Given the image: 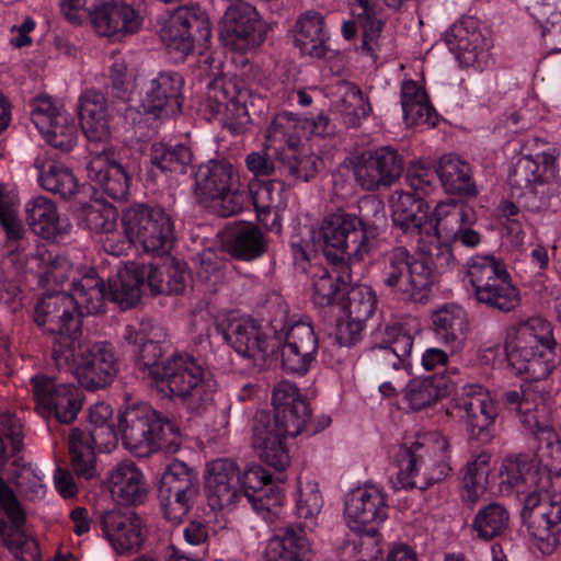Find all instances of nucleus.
<instances>
[{
    "mask_svg": "<svg viewBox=\"0 0 561 561\" xmlns=\"http://www.w3.org/2000/svg\"><path fill=\"white\" fill-rule=\"evenodd\" d=\"M149 160L152 168L161 172L183 174L193 161V152L184 144L154 142L150 148ZM150 172L153 173V169Z\"/></svg>",
    "mask_w": 561,
    "mask_h": 561,
    "instance_id": "de8ad7c7",
    "label": "nucleus"
},
{
    "mask_svg": "<svg viewBox=\"0 0 561 561\" xmlns=\"http://www.w3.org/2000/svg\"><path fill=\"white\" fill-rule=\"evenodd\" d=\"M96 523L118 554L136 552L145 541L142 519L134 511L118 508L100 512Z\"/></svg>",
    "mask_w": 561,
    "mask_h": 561,
    "instance_id": "412c9836",
    "label": "nucleus"
},
{
    "mask_svg": "<svg viewBox=\"0 0 561 561\" xmlns=\"http://www.w3.org/2000/svg\"><path fill=\"white\" fill-rule=\"evenodd\" d=\"M199 491L198 474L185 462L173 460L164 469L158 492Z\"/></svg>",
    "mask_w": 561,
    "mask_h": 561,
    "instance_id": "13d9d810",
    "label": "nucleus"
},
{
    "mask_svg": "<svg viewBox=\"0 0 561 561\" xmlns=\"http://www.w3.org/2000/svg\"><path fill=\"white\" fill-rule=\"evenodd\" d=\"M341 88L344 92L342 98L334 103V110L342 116L347 127H359L362 121L373 112L371 105L357 85L342 82Z\"/></svg>",
    "mask_w": 561,
    "mask_h": 561,
    "instance_id": "09e8293b",
    "label": "nucleus"
},
{
    "mask_svg": "<svg viewBox=\"0 0 561 561\" xmlns=\"http://www.w3.org/2000/svg\"><path fill=\"white\" fill-rule=\"evenodd\" d=\"M490 455L481 453L469 461L461 481V499L467 505H474L488 490Z\"/></svg>",
    "mask_w": 561,
    "mask_h": 561,
    "instance_id": "49530a36",
    "label": "nucleus"
},
{
    "mask_svg": "<svg viewBox=\"0 0 561 561\" xmlns=\"http://www.w3.org/2000/svg\"><path fill=\"white\" fill-rule=\"evenodd\" d=\"M26 221L31 230L44 239H53L61 232L55 203L46 196H36L25 204Z\"/></svg>",
    "mask_w": 561,
    "mask_h": 561,
    "instance_id": "37998d69",
    "label": "nucleus"
},
{
    "mask_svg": "<svg viewBox=\"0 0 561 561\" xmlns=\"http://www.w3.org/2000/svg\"><path fill=\"white\" fill-rule=\"evenodd\" d=\"M285 191L284 178L249 184V193L255 209H282L285 206Z\"/></svg>",
    "mask_w": 561,
    "mask_h": 561,
    "instance_id": "4d7b16f0",
    "label": "nucleus"
},
{
    "mask_svg": "<svg viewBox=\"0 0 561 561\" xmlns=\"http://www.w3.org/2000/svg\"><path fill=\"white\" fill-rule=\"evenodd\" d=\"M432 325L437 340L453 352L463 347L469 331L466 311L456 304H446L435 310Z\"/></svg>",
    "mask_w": 561,
    "mask_h": 561,
    "instance_id": "72a5a7b5",
    "label": "nucleus"
},
{
    "mask_svg": "<svg viewBox=\"0 0 561 561\" xmlns=\"http://www.w3.org/2000/svg\"><path fill=\"white\" fill-rule=\"evenodd\" d=\"M344 515L351 530L379 529L388 517L387 496L375 485L357 488L345 497Z\"/></svg>",
    "mask_w": 561,
    "mask_h": 561,
    "instance_id": "b1692460",
    "label": "nucleus"
},
{
    "mask_svg": "<svg viewBox=\"0 0 561 561\" xmlns=\"http://www.w3.org/2000/svg\"><path fill=\"white\" fill-rule=\"evenodd\" d=\"M31 385L36 410L43 416H55L64 424H70L77 419L84 400L78 386L58 382L55 377L43 374L34 375Z\"/></svg>",
    "mask_w": 561,
    "mask_h": 561,
    "instance_id": "4468645a",
    "label": "nucleus"
},
{
    "mask_svg": "<svg viewBox=\"0 0 561 561\" xmlns=\"http://www.w3.org/2000/svg\"><path fill=\"white\" fill-rule=\"evenodd\" d=\"M513 196L517 198L518 204L525 210L539 213L549 207L552 187L550 183L541 179L516 192Z\"/></svg>",
    "mask_w": 561,
    "mask_h": 561,
    "instance_id": "338daca9",
    "label": "nucleus"
},
{
    "mask_svg": "<svg viewBox=\"0 0 561 561\" xmlns=\"http://www.w3.org/2000/svg\"><path fill=\"white\" fill-rule=\"evenodd\" d=\"M82 311L77 300L65 291H53L38 297L33 308L35 324L51 337L54 362L67 363L82 337Z\"/></svg>",
    "mask_w": 561,
    "mask_h": 561,
    "instance_id": "39448f33",
    "label": "nucleus"
},
{
    "mask_svg": "<svg viewBox=\"0 0 561 561\" xmlns=\"http://www.w3.org/2000/svg\"><path fill=\"white\" fill-rule=\"evenodd\" d=\"M153 386L164 398H179L192 412L199 413L213 402V380L190 354L174 353L165 358Z\"/></svg>",
    "mask_w": 561,
    "mask_h": 561,
    "instance_id": "0eeeda50",
    "label": "nucleus"
},
{
    "mask_svg": "<svg viewBox=\"0 0 561 561\" xmlns=\"http://www.w3.org/2000/svg\"><path fill=\"white\" fill-rule=\"evenodd\" d=\"M413 337L400 323H388L374 335V345L367 352L370 367L389 375L401 368H411Z\"/></svg>",
    "mask_w": 561,
    "mask_h": 561,
    "instance_id": "f3484780",
    "label": "nucleus"
},
{
    "mask_svg": "<svg viewBox=\"0 0 561 561\" xmlns=\"http://www.w3.org/2000/svg\"><path fill=\"white\" fill-rule=\"evenodd\" d=\"M291 32L294 44L302 55L318 59L325 57L330 36L322 14L307 11L297 19Z\"/></svg>",
    "mask_w": 561,
    "mask_h": 561,
    "instance_id": "473e14b6",
    "label": "nucleus"
},
{
    "mask_svg": "<svg viewBox=\"0 0 561 561\" xmlns=\"http://www.w3.org/2000/svg\"><path fill=\"white\" fill-rule=\"evenodd\" d=\"M90 153L92 157L87 165V172L94 188L114 201H126L130 179L117 161L114 148L104 145L101 150L90 149Z\"/></svg>",
    "mask_w": 561,
    "mask_h": 561,
    "instance_id": "4be33fe9",
    "label": "nucleus"
},
{
    "mask_svg": "<svg viewBox=\"0 0 561 561\" xmlns=\"http://www.w3.org/2000/svg\"><path fill=\"white\" fill-rule=\"evenodd\" d=\"M434 216L436 234L446 239L457 236L466 224L473 225L477 221L473 207L455 199L437 204Z\"/></svg>",
    "mask_w": 561,
    "mask_h": 561,
    "instance_id": "79ce46f5",
    "label": "nucleus"
},
{
    "mask_svg": "<svg viewBox=\"0 0 561 561\" xmlns=\"http://www.w3.org/2000/svg\"><path fill=\"white\" fill-rule=\"evenodd\" d=\"M193 193L201 205L224 218L239 214L248 197L238 170L226 158L209 159L198 165Z\"/></svg>",
    "mask_w": 561,
    "mask_h": 561,
    "instance_id": "423d86ee",
    "label": "nucleus"
},
{
    "mask_svg": "<svg viewBox=\"0 0 561 561\" xmlns=\"http://www.w3.org/2000/svg\"><path fill=\"white\" fill-rule=\"evenodd\" d=\"M556 341L550 322L541 317L518 321L506 331L504 350L508 366L519 376L538 381L554 368Z\"/></svg>",
    "mask_w": 561,
    "mask_h": 561,
    "instance_id": "7ed1b4c3",
    "label": "nucleus"
},
{
    "mask_svg": "<svg viewBox=\"0 0 561 561\" xmlns=\"http://www.w3.org/2000/svg\"><path fill=\"white\" fill-rule=\"evenodd\" d=\"M55 365L59 369H71L79 383L91 391L110 386L119 371V358L111 343L88 345L82 337L72 358H67V363L55 362Z\"/></svg>",
    "mask_w": 561,
    "mask_h": 561,
    "instance_id": "f8f14e48",
    "label": "nucleus"
},
{
    "mask_svg": "<svg viewBox=\"0 0 561 561\" xmlns=\"http://www.w3.org/2000/svg\"><path fill=\"white\" fill-rule=\"evenodd\" d=\"M466 275L478 305L502 313H508L519 305V290L501 259L476 254L467 263Z\"/></svg>",
    "mask_w": 561,
    "mask_h": 561,
    "instance_id": "6e6552de",
    "label": "nucleus"
},
{
    "mask_svg": "<svg viewBox=\"0 0 561 561\" xmlns=\"http://www.w3.org/2000/svg\"><path fill=\"white\" fill-rule=\"evenodd\" d=\"M540 474L548 479V490L553 478L561 477V437L547 443L536 453H531Z\"/></svg>",
    "mask_w": 561,
    "mask_h": 561,
    "instance_id": "774afa93",
    "label": "nucleus"
},
{
    "mask_svg": "<svg viewBox=\"0 0 561 561\" xmlns=\"http://www.w3.org/2000/svg\"><path fill=\"white\" fill-rule=\"evenodd\" d=\"M118 432L125 448L137 457L159 450L175 454L182 444L179 426L146 403L129 405L119 413Z\"/></svg>",
    "mask_w": 561,
    "mask_h": 561,
    "instance_id": "20e7f679",
    "label": "nucleus"
},
{
    "mask_svg": "<svg viewBox=\"0 0 561 561\" xmlns=\"http://www.w3.org/2000/svg\"><path fill=\"white\" fill-rule=\"evenodd\" d=\"M403 157L391 146H381L362 152L354 162V178L365 191L390 187L402 175Z\"/></svg>",
    "mask_w": 561,
    "mask_h": 561,
    "instance_id": "a211bd4d",
    "label": "nucleus"
},
{
    "mask_svg": "<svg viewBox=\"0 0 561 561\" xmlns=\"http://www.w3.org/2000/svg\"><path fill=\"white\" fill-rule=\"evenodd\" d=\"M79 218L90 231L108 234L116 228L117 213L111 205L93 202L81 207Z\"/></svg>",
    "mask_w": 561,
    "mask_h": 561,
    "instance_id": "052dcab7",
    "label": "nucleus"
},
{
    "mask_svg": "<svg viewBox=\"0 0 561 561\" xmlns=\"http://www.w3.org/2000/svg\"><path fill=\"white\" fill-rule=\"evenodd\" d=\"M31 270L35 268L41 285H62L75 276L72 263L58 253L45 248H38L36 253L28 259Z\"/></svg>",
    "mask_w": 561,
    "mask_h": 561,
    "instance_id": "a19ab883",
    "label": "nucleus"
},
{
    "mask_svg": "<svg viewBox=\"0 0 561 561\" xmlns=\"http://www.w3.org/2000/svg\"><path fill=\"white\" fill-rule=\"evenodd\" d=\"M427 449L423 444L414 442L410 447L402 446L394 454V465L398 468V480L404 489H420L422 491L433 483L440 482L450 472L451 467L440 455L438 459L428 458Z\"/></svg>",
    "mask_w": 561,
    "mask_h": 561,
    "instance_id": "dca6fc26",
    "label": "nucleus"
},
{
    "mask_svg": "<svg viewBox=\"0 0 561 561\" xmlns=\"http://www.w3.org/2000/svg\"><path fill=\"white\" fill-rule=\"evenodd\" d=\"M510 513L500 503L492 502L480 508L471 524L477 537L490 541L502 536L510 526Z\"/></svg>",
    "mask_w": 561,
    "mask_h": 561,
    "instance_id": "8fccbe9b",
    "label": "nucleus"
},
{
    "mask_svg": "<svg viewBox=\"0 0 561 561\" xmlns=\"http://www.w3.org/2000/svg\"><path fill=\"white\" fill-rule=\"evenodd\" d=\"M211 37L208 14L197 4L175 9L160 30V38L171 50L183 56L196 45H205Z\"/></svg>",
    "mask_w": 561,
    "mask_h": 561,
    "instance_id": "ddd939ff",
    "label": "nucleus"
},
{
    "mask_svg": "<svg viewBox=\"0 0 561 561\" xmlns=\"http://www.w3.org/2000/svg\"><path fill=\"white\" fill-rule=\"evenodd\" d=\"M436 173L445 191L466 197L478 195L469 163L459 156L444 154L436 164Z\"/></svg>",
    "mask_w": 561,
    "mask_h": 561,
    "instance_id": "e433bc0d",
    "label": "nucleus"
},
{
    "mask_svg": "<svg viewBox=\"0 0 561 561\" xmlns=\"http://www.w3.org/2000/svg\"><path fill=\"white\" fill-rule=\"evenodd\" d=\"M320 237L323 253L333 264L360 262L373 249L365 222L354 214L336 211L327 216L320 227Z\"/></svg>",
    "mask_w": 561,
    "mask_h": 561,
    "instance_id": "9d476101",
    "label": "nucleus"
},
{
    "mask_svg": "<svg viewBox=\"0 0 561 561\" xmlns=\"http://www.w3.org/2000/svg\"><path fill=\"white\" fill-rule=\"evenodd\" d=\"M447 386L442 378L431 376L421 380H413L408 385L405 398L413 410H422L447 392Z\"/></svg>",
    "mask_w": 561,
    "mask_h": 561,
    "instance_id": "bf43d9fd",
    "label": "nucleus"
},
{
    "mask_svg": "<svg viewBox=\"0 0 561 561\" xmlns=\"http://www.w3.org/2000/svg\"><path fill=\"white\" fill-rule=\"evenodd\" d=\"M392 222L403 233L420 236L430 218V206L416 193L402 192L392 202Z\"/></svg>",
    "mask_w": 561,
    "mask_h": 561,
    "instance_id": "c9c22d12",
    "label": "nucleus"
},
{
    "mask_svg": "<svg viewBox=\"0 0 561 561\" xmlns=\"http://www.w3.org/2000/svg\"><path fill=\"white\" fill-rule=\"evenodd\" d=\"M34 165L38 169L39 185L47 192L59 195L62 199H72L79 192V183L73 172L66 165L48 162L39 165L36 159Z\"/></svg>",
    "mask_w": 561,
    "mask_h": 561,
    "instance_id": "a18cd8bd",
    "label": "nucleus"
},
{
    "mask_svg": "<svg viewBox=\"0 0 561 561\" xmlns=\"http://www.w3.org/2000/svg\"><path fill=\"white\" fill-rule=\"evenodd\" d=\"M501 490L522 504L520 517L529 537L543 554L561 545V496L547 499L548 479L540 474L531 453L508 455L501 467Z\"/></svg>",
    "mask_w": 561,
    "mask_h": 561,
    "instance_id": "f257e3e1",
    "label": "nucleus"
},
{
    "mask_svg": "<svg viewBox=\"0 0 561 561\" xmlns=\"http://www.w3.org/2000/svg\"><path fill=\"white\" fill-rule=\"evenodd\" d=\"M240 470L234 461L216 459L207 466L205 486L209 505L226 508L240 502Z\"/></svg>",
    "mask_w": 561,
    "mask_h": 561,
    "instance_id": "bb28decb",
    "label": "nucleus"
},
{
    "mask_svg": "<svg viewBox=\"0 0 561 561\" xmlns=\"http://www.w3.org/2000/svg\"><path fill=\"white\" fill-rule=\"evenodd\" d=\"M71 290L69 295L77 300V309L90 314L103 312L105 301L110 299L108 287L94 268L88 270L79 278L73 277Z\"/></svg>",
    "mask_w": 561,
    "mask_h": 561,
    "instance_id": "ea45409f",
    "label": "nucleus"
},
{
    "mask_svg": "<svg viewBox=\"0 0 561 561\" xmlns=\"http://www.w3.org/2000/svg\"><path fill=\"white\" fill-rule=\"evenodd\" d=\"M237 85L225 78H215L207 84L206 110L211 117L234 135L243 134L250 121L244 101Z\"/></svg>",
    "mask_w": 561,
    "mask_h": 561,
    "instance_id": "6ab92c4d",
    "label": "nucleus"
},
{
    "mask_svg": "<svg viewBox=\"0 0 561 561\" xmlns=\"http://www.w3.org/2000/svg\"><path fill=\"white\" fill-rule=\"evenodd\" d=\"M145 270L139 263H130L119 270L108 284L110 300L122 309L135 307L142 294Z\"/></svg>",
    "mask_w": 561,
    "mask_h": 561,
    "instance_id": "58836bf2",
    "label": "nucleus"
},
{
    "mask_svg": "<svg viewBox=\"0 0 561 561\" xmlns=\"http://www.w3.org/2000/svg\"><path fill=\"white\" fill-rule=\"evenodd\" d=\"M446 42L466 66L480 67L489 56L490 41L484 37L472 18L456 23L447 34Z\"/></svg>",
    "mask_w": 561,
    "mask_h": 561,
    "instance_id": "c756f323",
    "label": "nucleus"
},
{
    "mask_svg": "<svg viewBox=\"0 0 561 561\" xmlns=\"http://www.w3.org/2000/svg\"><path fill=\"white\" fill-rule=\"evenodd\" d=\"M284 167L283 178L287 182L304 181L313 179L322 160L314 153L298 151L296 147L288 146L283 153Z\"/></svg>",
    "mask_w": 561,
    "mask_h": 561,
    "instance_id": "864d4df0",
    "label": "nucleus"
},
{
    "mask_svg": "<svg viewBox=\"0 0 561 561\" xmlns=\"http://www.w3.org/2000/svg\"><path fill=\"white\" fill-rule=\"evenodd\" d=\"M401 105L408 124L435 125V110L430 103L424 89L413 80H404L401 84Z\"/></svg>",
    "mask_w": 561,
    "mask_h": 561,
    "instance_id": "c03bdc74",
    "label": "nucleus"
},
{
    "mask_svg": "<svg viewBox=\"0 0 561 561\" xmlns=\"http://www.w3.org/2000/svg\"><path fill=\"white\" fill-rule=\"evenodd\" d=\"M266 33V24L256 9L243 0H236L227 8L219 28L224 45L239 53L259 47Z\"/></svg>",
    "mask_w": 561,
    "mask_h": 561,
    "instance_id": "2eb2a0df",
    "label": "nucleus"
},
{
    "mask_svg": "<svg viewBox=\"0 0 561 561\" xmlns=\"http://www.w3.org/2000/svg\"><path fill=\"white\" fill-rule=\"evenodd\" d=\"M215 330L241 356L262 367L270 353L267 336L252 319H228L218 322Z\"/></svg>",
    "mask_w": 561,
    "mask_h": 561,
    "instance_id": "5701e85b",
    "label": "nucleus"
},
{
    "mask_svg": "<svg viewBox=\"0 0 561 561\" xmlns=\"http://www.w3.org/2000/svg\"><path fill=\"white\" fill-rule=\"evenodd\" d=\"M199 497V491L158 492L163 516L173 524H180L194 507Z\"/></svg>",
    "mask_w": 561,
    "mask_h": 561,
    "instance_id": "680f3d73",
    "label": "nucleus"
},
{
    "mask_svg": "<svg viewBox=\"0 0 561 561\" xmlns=\"http://www.w3.org/2000/svg\"><path fill=\"white\" fill-rule=\"evenodd\" d=\"M274 413L257 411L253 419L252 445L263 462L283 471L290 462L285 438L308 428L311 410L307 398L289 381H280L273 390Z\"/></svg>",
    "mask_w": 561,
    "mask_h": 561,
    "instance_id": "f03ea898",
    "label": "nucleus"
},
{
    "mask_svg": "<svg viewBox=\"0 0 561 561\" xmlns=\"http://www.w3.org/2000/svg\"><path fill=\"white\" fill-rule=\"evenodd\" d=\"M273 307L275 310L270 325L275 334H283L284 342L297 345L306 354H317L319 345L312 325L305 321H296L289 325L287 306L277 302Z\"/></svg>",
    "mask_w": 561,
    "mask_h": 561,
    "instance_id": "4c0bfd02",
    "label": "nucleus"
},
{
    "mask_svg": "<svg viewBox=\"0 0 561 561\" xmlns=\"http://www.w3.org/2000/svg\"><path fill=\"white\" fill-rule=\"evenodd\" d=\"M82 131L92 145H108L111 136L108 110L105 95L98 90H87L77 105Z\"/></svg>",
    "mask_w": 561,
    "mask_h": 561,
    "instance_id": "c85d7f7f",
    "label": "nucleus"
},
{
    "mask_svg": "<svg viewBox=\"0 0 561 561\" xmlns=\"http://www.w3.org/2000/svg\"><path fill=\"white\" fill-rule=\"evenodd\" d=\"M376 306L375 293L370 287L363 286L350 290L344 309L348 318L365 323L374 314Z\"/></svg>",
    "mask_w": 561,
    "mask_h": 561,
    "instance_id": "69168bd1",
    "label": "nucleus"
},
{
    "mask_svg": "<svg viewBox=\"0 0 561 561\" xmlns=\"http://www.w3.org/2000/svg\"><path fill=\"white\" fill-rule=\"evenodd\" d=\"M506 410L516 413L522 425L533 434L547 427L548 415L543 397L530 385L507 390L502 394Z\"/></svg>",
    "mask_w": 561,
    "mask_h": 561,
    "instance_id": "cd10ccee",
    "label": "nucleus"
},
{
    "mask_svg": "<svg viewBox=\"0 0 561 561\" xmlns=\"http://www.w3.org/2000/svg\"><path fill=\"white\" fill-rule=\"evenodd\" d=\"M125 237L153 255L168 254L174 243V224L161 207L136 204L123 213Z\"/></svg>",
    "mask_w": 561,
    "mask_h": 561,
    "instance_id": "9b49d317",
    "label": "nucleus"
},
{
    "mask_svg": "<svg viewBox=\"0 0 561 561\" xmlns=\"http://www.w3.org/2000/svg\"><path fill=\"white\" fill-rule=\"evenodd\" d=\"M107 484L113 499L123 505H140L149 492L142 472L133 461L116 465L110 471Z\"/></svg>",
    "mask_w": 561,
    "mask_h": 561,
    "instance_id": "2f4dec72",
    "label": "nucleus"
},
{
    "mask_svg": "<svg viewBox=\"0 0 561 561\" xmlns=\"http://www.w3.org/2000/svg\"><path fill=\"white\" fill-rule=\"evenodd\" d=\"M183 88L182 75L172 70L160 71L144 84V107L157 118L175 117L182 112Z\"/></svg>",
    "mask_w": 561,
    "mask_h": 561,
    "instance_id": "aec40b11",
    "label": "nucleus"
},
{
    "mask_svg": "<svg viewBox=\"0 0 561 561\" xmlns=\"http://www.w3.org/2000/svg\"><path fill=\"white\" fill-rule=\"evenodd\" d=\"M455 405L463 412L470 435L478 440H486L488 430L494 422L496 411L483 388L478 385L465 386L461 394L455 399Z\"/></svg>",
    "mask_w": 561,
    "mask_h": 561,
    "instance_id": "a878e982",
    "label": "nucleus"
},
{
    "mask_svg": "<svg viewBox=\"0 0 561 561\" xmlns=\"http://www.w3.org/2000/svg\"><path fill=\"white\" fill-rule=\"evenodd\" d=\"M380 280L392 293L424 304L434 285V270L425 259H416L404 247H396L382 256Z\"/></svg>",
    "mask_w": 561,
    "mask_h": 561,
    "instance_id": "1a4fd4ad",
    "label": "nucleus"
},
{
    "mask_svg": "<svg viewBox=\"0 0 561 561\" xmlns=\"http://www.w3.org/2000/svg\"><path fill=\"white\" fill-rule=\"evenodd\" d=\"M286 147L265 144L257 150L249 153L245 158L247 169L254 178L270 176L272 179L283 178V153Z\"/></svg>",
    "mask_w": 561,
    "mask_h": 561,
    "instance_id": "603ef678",
    "label": "nucleus"
},
{
    "mask_svg": "<svg viewBox=\"0 0 561 561\" xmlns=\"http://www.w3.org/2000/svg\"><path fill=\"white\" fill-rule=\"evenodd\" d=\"M163 341H141L131 342L135 346V364L138 370L151 379V385L161 377L162 369L165 367L163 355L165 350L162 345Z\"/></svg>",
    "mask_w": 561,
    "mask_h": 561,
    "instance_id": "6e6d98bb",
    "label": "nucleus"
},
{
    "mask_svg": "<svg viewBox=\"0 0 561 561\" xmlns=\"http://www.w3.org/2000/svg\"><path fill=\"white\" fill-rule=\"evenodd\" d=\"M70 463L79 478L89 480L95 474V448L82 436V430L75 427L68 437Z\"/></svg>",
    "mask_w": 561,
    "mask_h": 561,
    "instance_id": "5fc2aeb1",
    "label": "nucleus"
},
{
    "mask_svg": "<svg viewBox=\"0 0 561 561\" xmlns=\"http://www.w3.org/2000/svg\"><path fill=\"white\" fill-rule=\"evenodd\" d=\"M310 553V543L305 529L297 524L278 528L268 541L266 561H305Z\"/></svg>",
    "mask_w": 561,
    "mask_h": 561,
    "instance_id": "f704fd0d",
    "label": "nucleus"
},
{
    "mask_svg": "<svg viewBox=\"0 0 561 561\" xmlns=\"http://www.w3.org/2000/svg\"><path fill=\"white\" fill-rule=\"evenodd\" d=\"M311 282L316 305L325 307L341 299L343 290L340 287V277L333 276L327 267L312 266Z\"/></svg>",
    "mask_w": 561,
    "mask_h": 561,
    "instance_id": "e2e57ef3",
    "label": "nucleus"
},
{
    "mask_svg": "<svg viewBox=\"0 0 561 561\" xmlns=\"http://www.w3.org/2000/svg\"><path fill=\"white\" fill-rule=\"evenodd\" d=\"M142 24V18L129 4L124 2L104 3L94 10L92 25L102 36L119 38L136 33Z\"/></svg>",
    "mask_w": 561,
    "mask_h": 561,
    "instance_id": "7c9ffc66",
    "label": "nucleus"
},
{
    "mask_svg": "<svg viewBox=\"0 0 561 561\" xmlns=\"http://www.w3.org/2000/svg\"><path fill=\"white\" fill-rule=\"evenodd\" d=\"M0 506L11 522L8 534L3 538L7 548L19 561H38V543L22 529L25 522L24 512L14 492L2 479H0Z\"/></svg>",
    "mask_w": 561,
    "mask_h": 561,
    "instance_id": "393cba45",
    "label": "nucleus"
},
{
    "mask_svg": "<svg viewBox=\"0 0 561 561\" xmlns=\"http://www.w3.org/2000/svg\"><path fill=\"white\" fill-rule=\"evenodd\" d=\"M41 134L51 147L65 153L76 147L79 137L76 123L66 115H57L55 122Z\"/></svg>",
    "mask_w": 561,
    "mask_h": 561,
    "instance_id": "0e129e2a",
    "label": "nucleus"
},
{
    "mask_svg": "<svg viewBox=\"0 0 561 561\" xmlns=\"http://www.w3.org/2000/svg\"><path fill=\"white\" fill-rule=\"evenodd\" d=\"M227 248L231 256L243 261H252L265 252V236L256 226L244 225L233 232Z\"/></svg>",
    "mask_w": 561,
    "mask_h": 561,
    "instance_id": "3c124183",
    "label": "nucleus"
}]
</instances>
